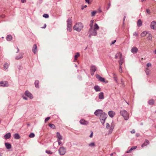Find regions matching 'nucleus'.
<instances>
[{
	"label": "nucleus",
	"instance_id": "f8f14e48",
	"mask_svg": "<svg viewBox=\"0 0 156 156\" xmlns=\"http://www.w3.org/2000/svg\"><path fill=\"white\" fill-rule=\"evenodd\" d=\"M107 115L105 112H102L101 115H100V119H106L107 117Z\"/></svg>",
	"mask_w": 156,
	"mask_h": 156
},
{
	"label": "nucleus",
	"instance_id": "a211bd4d",
	"mask_svg": "<svg viewBox=\"0 0 156 156\" xmlns=\"http://www.w3.org/2000/svg\"><path fill=\"white\" fill-rule=\"evenodd\" d=\"M11 136V134L10 133H7L4 136V137L5 139H7L10 138Z\"/></svg>",
	"mask_w": 156,
	"mask_h": 156
},
{
	"label": "nucleus",
	"instance_id": "6ab92c4d",
	"mask_svg": "<svg viewBox=\"0 0 156 156\" xmlns=\"http://www.w3.org/2000/svg\"><path fill=\"white\" fill-rule=\"evenodd\" d=\"M57 137L58 139V140H62V136L60 135V133L59 132H57L56 133Z\"/></svg>",
	"mask_w": 156,
	"mask_h": 156
},
{
	"label": "nucleus",
	"instance_id": "f3484780",
	"mask_svg": "<svg viewBox=\"0 0 156 156\" xmlns=\"http://www.w3.org/2000/svg\"><path fill=\"white\" fill-rule=\"evenodd\" d=\"M149 143V141L147 140H146L144 143L142 144L141 147H144L147 146Z\"/></svg>",
	"mask_w": 156,
	"mask_h": 156
},
{
	"label": "nucleus",
	"instance_id": "6e6d98bb",
	"mask_svg": "<svg viewBox=\"0 0 156 156\" xmlns=\"http://www.w3.org/2000/svg\"><path fill=\"white\" fill-rule=\"evenodd\" d=\"M121 84L122 85H123L124 84V82L123 81V80L122 79H121Z\"/></svg>",
	"mask_w": 156,
	"mask_h": 156
},
{
	"label": "nucleus",
	"instance_id": "1a4fd4ad",
	"mask_svg": "<svg viewBox=\"0 0 156 156\" xmlns=\"http://www.w3.org/2000/svg\"><path fill=\"white\" fill-rule=\"evenodd\" d=\"M151 28L153 30L156 29V21H153L151 24Z\"/></svg>",
	"mask_w": 156,
	"mask_h": 156
},
{
	"label": "nucleus",
	"instance_id": "473e14b6",
	"mask_svg": "<svg viewBox=\"0 0 156 156\" xmlns=\"http://www.w3.org/2000/svg\"><path fill=\"white\" fill-rule=\"evenodd\" d=\"M49 126L51 128L53 129H55L56 127L55 125L53 124L49 123Z\"/></svg>",
	"mask_w": 156,
	"mask_h": 156
},
{
	"label": "nucleus",
	"instance_id": "39448f33",
	"mask_svg": "<svg viewBox=\"0 0 156 156\" xmlns=\"http://www.w3.org/2000/svg\"><path fill=\"white\" fill-rule=\"evenodd\" d=\"M59 154L61 155H64L66 152V150L64 147H61L58 150Z\"/></svg>",
	"mask_w": 156,
	"mask_h": 156
},
{
	"label": "nucleus",
	"instance_id": "680f3d73",
	"mask_svg": "<svg viewBox=\"0 0 156 156\" xmlns=\"http://www.w3.org/2000/svg\"><path fill=\"white\" fill-rule=\"evenodd\" d=\"M26 0H21V2L22 3H24L26 2Z\"/></svg>",
	"mask_w": 156,
	"mask_h": 156
},
{
	"label": "nucleus",
	"instance_id": "ddd939ff",
	"mask_svg": "<svg viewBox=\"0 0 156 156\" xmlns=\"http://www.w3.org/2000/svg\"><path fill=\"white\" fill-rule=\"evenodd\" d=\"M37 46L36 44H34L32 48V51L34 54H36L37 52Z\"/></svg>",
	"mask_w": 156,
	"mask_h": 156
},
{
	"label": "nucleus",
	"instance_id": "864d4df0",
	"mask_svg": "<svg viewBox=\"0 0 156 156\" xmlns=\"http://www.w3.org/2000/svg\"><path fill=\"white\" fill-rule=\"evenodd\" d=\"M93 23H90V28H93L94 27H93Z\"/></svg>",
	"mask_w": 156,
	"mask_h": 156
},
{
	"label": "nucleus",
	"instance_id": "72a5a7b5",
	"mask_svg": "<svg viewBox=\"0 0 156 156\" xmlns=\"http://www.w3.org/2000/svg\"><path fill=\"white\" fill-rule=\"evenodd\" d=\"M9 66V64L7 63H5L4 65V68L5 69H7Z\"/></svg>",
	"mask_w": 156,
	"mask_h": 156
},
{
	"label": "nucleus",
	"instance_id": "4c0bfd02",
	"mask_svg": "<svg viewBox=\"0 0 156 156\" xmlns=\"http://www.w3.org/2000/svg\"><path fill=\"white\" fill-rule=\"evenodd\" d=\"M97 12L96 11H93L91 12V16H94L95 14L97 13Z\"/></svg>",
	"mask_w": 156,
	"mask_h": 156
},
{
	"label": "nucleus",
	"instance_id": "49530a36",
	"mask_svg": "<svg viewBox=\"0 0 156 156\" xmlns=\"http://www.w3.org/2000/svg\"><path fill=\"white\" fill-rule=\"evenodd\" d=\"M106 127L107 129H108L109 128V127H110V126L109 125V124L108 123H107L106 124Z\"/></svg>",
	"mask_w": 156,
	"mask_h": 156
},
{
	"label": "nucleus",
	"instance_id": "09e8293b",
	"mask_svg": "<svg viewBox=\"0 0 156 156\" xmlns=\"http://www.w3.org/2000/svg\"><path fill=\"white\" fill-rule=\"evenodd\" d=\"M58 144L59 145H62V142L60 141V140H58Z\"/></svg>",
	"mask_w": 156,
	"mask_h": 156
},
{
	"label": "nucleus",
	"instance_id": "cd10ccee",
	"mask_svg": "<svg viewBox=\"0 0 156 156\" xmlns=\"http://www.w3.org/2000/svg\"><path fill=\"white\" fill-rule=\"evenodd\" d=\"M137 26L139 27L141 26L142 25V22L140 20H139L137 23Z\"/></svg>",
	"mask_w": 156,
	"mask_h": 156
},
{
	"label": "nucleus",
	"instance_id": "f257e3e1",
	"mask_svg": "<svg viewBox=\"0 0 156 156\" xmlns=\"http://www.w3.org/2000/svg\"><path fill=\"white\" fill-rule=\"evenodd\" d=\"M99 27L97 24L95 23L94 26V28H90L89 30V37H91V36H95L97 34V30H98Z\"/></svg>",
	"mask_w": 156,
	"mask_h": 156
},
{
	"label": "nucleus",
	"instance_id": "79ce46f5",
	"mask_svg": "<svg viewBox=\"0 0 156 156\" xmlns=\"http://www.w3.org/2000/svg\"><path fill=\"white\" fill-rule=\"evenodd\" d=\"M152 38V36L151 34H149L148 37H147V38L148 40H151V39Z\"/></svg>",
	"mask_w": 156,
	"mask_h": 156
},
{
	"label": "nucleus",
	"instance_id": "412c9836",
	"mask_svg": "<svg viewBox=\"0 0 156 156\" xmlns=\"http://www.w3.org/2000/svg\"><path fill=\"white\" fill-rule=\"evenodd\" d=\"M5 147L7 149H9L11 147V145L10 144L7 143H5Z\"/></svg>",
	"mask_w": 156,
	"mask_h": 156
},
{
	"label": "nucleus",
	"instance_id": "58836bf2",
	"mask_svg": "<svg viewBox=\"0 0 156 156\" xmlns=\"http://www.w3.org/2000/svg\"><path fill=\"white\" fill-rule=\"evenodd\" d=\"M95 144L94 143H91L89 144V146L90 147H94L95 146Z\"/></svg>",
	"mask_w": 156,
	"mask_h": 156
},
{
	"label": "nucleus",
	"instance_id": "a18cd8bd",
	"mask_svg": "<svg viewBox=\"0 0 156 156\" xmlns=\"http://www.w3.org/2000/svg\"><path fill=\"white\" fill-rule=\"evenodd\" d=\"M119 72L120 73H122V66H119Z\"/></svg>",
	"mask_w": 156,
	"mask_h": 156
},
{
	"label": "nucleus",
	"instance_id": "4be33fe9",
	"mask_svg": "<svg viewBox=\"0 0 156 156\" xmlns=\"http://www.w3.org/2000/svg\"><path fill=\"white\" fill-rule=\"evenodd\" d=\"M39 82L38 80H36L34 83L35 87L37 88H39Z\"/></svg>",
	"mask_w": 156,
	"mask_h": 156
},
{
	"label": "nucleus",
	"instance_id": "aec40b11",
	"mask_svg": "<svg viewBox=\"0 0 156 156\" xmlns=\"http://www.w3.org/2000/svg\"><path fill=\"white\" fill-rule=\"evenodd\" d=\"M99 99H103L104 98V94L103 92H101L99 93Z\"/></svg>",
	"mask_w": 156,
	"mask_h": 156
},
{
	"label": "nucleus",
	"instance_id": "2eb2a0df",
	"mask_svg": "<svg viewBox=\"0 0 156 156\" xmlns=\"http://www.w3.org/2000/svg\"><path fill=\"white\" fill-rule=\"evenodd\" d=\"M138 51V49L135 47H133L131 51L133 53H136Z\"/></svg>",
	"mask_w": 156,
	"mask_h": 156
},
{
	"label": "nucleus",
	"instance_id": "e433bc0d",
	"mask_svg": "<svg viewBox=\"0 0 156 156\" xmlns=\"http://www.w3.org/2000/svg\"><path fill=\"white\" fill-rule=\"evenodd\" d=\"M23 58V56L22 54L20 55L19 56H16V59L17 60L19 59L20 58Z\"/></svg>",
	"mask_w": 156,
	"mask_h": 156
},
{
	"label": "nucleus",
	"instance_id": "c85d7f7f",
	"mask_svg": "<svg viewBox=\"0 0 156 156\" xmlns=\"http://www.w3.org/2000/svg\"><path fill=\"white\" fill-rule=\"evenodd\" d=\"M124 60L123 58H120V60L119 61V66H121Z\"/></svg>",
	"mask_w": 156,
	"mask_h": 156
},
{
	"label": "nucleus",
	"instance_id": "338daca9",
	"mask_svg": "<svg viewBox=\"0 0 156 156\" xmlns=\"http://www.w3.org/2000/svg\"><path fill=\"white\" fill-rule=\"evenodd\" d=\"M87 7V5H85L84 6V7H83L82 8V9H84V8H86V7Z\"/></svg>",
	"mask_w": 156,
	"mask_h": 156
},
{
	"label": "nucleus",
	"instance_id": "f03ea898",
	"mask_svg": "<svg viewBox=\"0 0 156 156\" xmlns=\"http://www.w3.org/2000/svg\"><path fill=\"white\" fill-rule=\"evenodd\" d=\"M83 26L81 23H76L73 27V29L77 31L80 32L83 28Z\"/></svg>",
	"mask_w": 156,
	"mask_h": 156
},
{
	"label": "nucleus",
	"instance_id": "052dcab7",
	"mask_svg": "<svg viewBox=\"0 0 156 156\" xmlns=\"http://www.w3.org/2000/svg\"><path fill=\"white\" fill-rule=\"evenodd\" d=\"M116 40H115L113 41H112V42L111 44H114L116 42Z\"/></svg>",
	"mask_w": 156,
	"mask_h": 156
},
{
	"label": "nucleus",
	"instance_id": "13d9d810",
	"mask_svg": "<svg viewBox=\"0 0 156 156\" xmlns=\"http://www.w3.org/2000/svg\"><path fill=\"white\" fill-rule=\"evenodd\" d=\"M5 17V15L4 14H2L0 16V17H2V18H4Z\"/></svg>",
	"mask_w": 156,
	"mask_h": 156
},
{
	"label": "nucleus",
	"instance_id": "b1692460",
	"mask_svg": "<svg viewBox=\"0 0 156 156\" xmlns=\"http://www.w3.org/2000/svg\"><path fill=\"white\" fill-rule=\"evenodd\" d=\"M94 89L96 91H101V88L98 86H95L94 87Z\"/></svg>",
	"mask_w": 156,
	"mask_h": 156
},
{
	"label": "nucleus",
	"instance_id": "bb28decb",
	"mask_svg": "<svg viewBox=\"0 0 156 156\" xmlns=\"http://www.w3.org/2000/svg\"><path fill=\"white\" fill-rule=\"evenodd\" d=\"M12 39V37L11 35H9L6 37V40L8 41H10Z\"/></svg>",
	"mask_w": 156,
	"mask_h": 156
},
{
	"label": "nucleus",
	"instance_id": "5fc2aeb1",
	"mask_svg": "<svg viewBox=\"0 0 156 156\" xmlns=\"http://www.w3.org/2000/svg\"><path fill=\"white\" fill-rule=\"evenodd\" d=\"M146 11L147 13L148 14H150L151 13L150 10L149 9H147L146 10Z\"/></svg>",
	"mask_w": 156,
	"mask_h": 156
},
{
	"label": "nucleus",
	"instance_id": "603ef678",
	"mask_svg": "<svg viewBox=\"0 0 156 156\" xmlns=\"http://www.w3.org/2000/svg\"><path fill=\"white\" fill-rule=\"evenodd\" d=\"M46 152L48 154H51L52 152L50 151H46Z\"/></svg>",
	"mask_w": 156,
	"mask_h": 156
},
{
	"label": "nucleus",
	"instance_id": "37998d69",
	"mask_svg": "<svg viewBox=\"0 0 156 156\" xmlns=\"http://www.w3.org/2000/svg\"><path fill=\"white\" fill-rule=\"evenodd\" d=\"M43 17L45 18H48L49 17V16L48 14H44L43 15Z\"/></svg>",
	"mask_w": 156,
	"mask_h": 156
},
{
	"label": "nucleus",
	"instance_id": "4d7b16f0",
	"mask_svg": "<svg viewBox=\"0 0 156 156\" xmlns=\"http://www.w3.org/2000/svg\"><path fill=\"white\" fill-rule=\"evenodd\" d=\"M93 132L92 131H91V134L90 136V138H91L93 136Z\"/></svg>",
	"mask_w": 156,
	"mask_h": 156
},
{
	"label": "nucleus",
	"instance_id": "4468645a",
	"mask_svg": "<svg viewBox=\"0 0 156 156\" xmlns=\"http://www.w3.org/2000/svg\"><path fill=\"white\" fill-rule=\"evenodd\" d=\"M108 113L109 116L111 118L113 117L115 115V112L112 111H109Z\"/></svg>",
	"mask_w": 156,
	"mask_h": 156
},
{
	"label": "nucleus",
	"instance_id": "c03bdc74",
	"mask_svg": "<svg viewBox=\"0 0 156 156\" xmlns=\"http://www.w3.org/2000/svg\"><path fill=\"white\" fill-rule=\"evenodd\" d=\"M146 66L147 68L149 67H151V64L150 63H148L147 64Z\"/></svg>",
	"mask_w": 156,
	"mask_h": 156
},
{
	"label": "nucleus",
	"instance_id": "423d86ee",
	"mask_svg": "<svg viewBox=\"0 0 156 156\" xmlns=\"http://www.w3.org/2000/svg\"><path fill=\"white\" fill-rule=\"evenodd\" d=\"M9 86V83L7 81H1L0 82V86L7 87Z\"/></svg>",
	"mask_w": 156,
	"mask_h": 156
},
{
	"label": "nucleus",
	"instance_id": "20e7f679",
	"mask_svg": "<svg viewBox=\"0 0 156 156\" xmlns=\"http://www.w3.org/2000/svg\"><path fill=\"white\" fill-rule=\"evenodd\" d=\"M71 19L70 18H69L67 20V30L69 32H70L72 30L71 28Z\"/></svg>",
	"mask_w": 156,
	"mask_h": 156
},
{
	"label": "nucleus",
	"instance_id": "bf43d9fd",
	"mask_svg": "<svg viewBox=\"0 0 156 156\" xmlns=\"http://www.w3.org/2000/svg\"><path fill=\"white\" fill-rule=\"evenodd\" d=\"M131 133H134L135 132V130L134 129H133L131 131Z\"/></svg>",
	"mask_w": 156,
	"mask_h": 156
},
{
	"label": "nucleus",
	"instance_id": "774afa93",
	"mask_svg": "<svg viewBox=\"0 0 156 156\" xmlns=\"http://www.w3.org/2000/svg\"><path fill=\"white\" fill-rule=\"evenodd\" d=\"M94 22V20H91L90 22V23H93Z\"/></svg>",
	"mask_w": 156,
	"mask_h": 156
},
{
	"label": "nucleus",
	"instance_id": "3c124183",
	"mask_svg": "<svg viewBox=\"0 0 156 156\" xmlns=\"http://www.w3.org/2000/svg\"><path fill=\"white\" fill-rule=\"evenodd\" d=\"M100 120H101V123L102 124H104L105 123V119H100Z\"/></svg>",
	"mask_w": 156,
	"mask_h": 156
},
{
	"label": "nucleus",
	"instance_id": "5701e85b",
	"mask_svg": "<svg viewBox=\"0 0 156 156\" xmlns=\"http://www.w3.org/2000/svg\"><path fill=\"white\" fill-rule=\"evenodd\" d=\"M112 74L113 75V78L114 80L115 81V82L118 83L117 75L114 73H113Z\"/></svg>",
	"mask_w": 156,
	"mask_h": 156
},
{
	"label": "nucleus",
	"instance_id": "a19ab883",
	"mask_svg": "<svg viewBox=\"0 0 156 156\" xmlns=\"http://www.w3.org/2000/svg\"><path fill=\"white\" fill-rule=\"evenodd\" d=\"M117 55L118 57H119V58H122V54L121 53L119 52V53H118L117 54Z\"/></svg>",
	"mask_w": 156,
	"mask_h": 156
},
{
	"label": "nucleus",
	"instance_id": "0e129e2a",
	"mask_svg": "<svg viewBox=\"0 0 156 156\" xmlns=\"http://www.w3.org/2000/svg\"><path fill=\"white\" fill-rule=\"evenodd\" d=\"M23 98L25 100H27V98L26 97H23Z\"/></svg>",
	"mask_w": 156,
	"mask_h": 156
},
{
	"label": "nucleus",
	"instance_id": "6e6552de",
	"mask_svg": "<svg viewBox=\"0 0 156 156\" xmlns=\"http://www.w3.org/2000/svg\"><path fill=\"white\" fill-rule=\"evenodd\" d=\"M96 77L101 82H105V83H107L108 82L107 81H106V82H105V79L101 77L98 74L96 75Z\"/></svg>",
	"mask_w": 156,
	"mask_h": 156
},
{
	"label": "nucleus",
	"instance_id": "0eeeda50",
	"mask_svg": "<svg viewBox=\"0 0 156 156\" xmlns=\"http://www.w3.org/2000/svg\"><path fill=\"white\" fill-rule=\"evenodd\" d=\"M103 112V111L101 110H97L94 112V114L97 116H99L101 115Z\"/></svg>",
	"mask_w": 156,
	"mask_h": 156
},
{
	"label": "nucleus",
	"instance_id": "9d476101",
	"mask_svg": "<svg viewBox=\"0 0 156 156\" xmlns=\"http://www.w3.org/2000/svg\"><path fill=\"white\" fill-rule=\"evenodd\" d=\"M25 95L27 97L29 98L30 99H32L33 96L32 94L28 91L27 90L25 92Z\"/></svg>",
	"mask_w": 156,
	"mask_h": 156
},
{
	"label": "nucleus",
	"instance_id": "c756f323",
	"mask_svg": "<svg viewBox=\"0 0 156 156\" xmlns=\"http://www.w3.org/2000/svg\"><path fill=\"white\" fill-rule=\"evenodd\" d=\"M14 138L16 139H19L20 138V137L18 133H16L14 135Z\"/></svg>",
	"mask_w": 156,
	"mask_h": 156
},
{
	"label": "nucleus",
	"instance_id": "dca6fc26",
	"mask_svg": "<svg viewBox=\"0 0 156 156\" xmlns=\"http://www.w3.org/2000/svg\"><path fill=\"white\" fill-rule=\"evenodd\" d=\"M115 126L114 123L112 122L111 125V126H110V129L109 130V133H111L112 132L113 129H114Z\"/></svg>",
	"mask_w": 156,
	"mask_h": 156
},
{
	"label": "nucleus",
	"instance_id": "de8ad7c7",
	"mask_svg": "<svg viewBox=\"0 0 156 156\" xmlns=\"http://www.w3.org/2000/svg\"><path fill=\"white\" fill-rule=\"evenodd\" d=\"M133 35L136 37H137L138 36V34L137 33L135 32L133 33Z\"/></svg>",
	"mask_w": 156,
	"mask_h": 156
},
{
	"label": "nucleus",
	"instance_id": "9b49d317",
	"mask_svg": "<svg viewBox=\"0 0 156 156\" xmlns=\"http://www.w3.org/2000/svg\"><path fill=\"white\" fill-rule=\"evenodd\" d=\"M80 123L82 125H87L89 123L88 121L83 119H81L80 121Z\"/></svg>",
	"mask_w": 156,
	"mask_h": 156
},
{
	"label": "nucleus",
	"instance_id": "f704fd0d",
	"mask_svg": "<svg viewBox=\"0 0 156 156\" xmlns=\"http://www.w3.org/2000/svg\"><path fill=\"white\" fill-rule=\"evenodd\" d=\"M147 32L146 31H144L141 34L142 37H144L147 34Z\"/></svg>",
	"mask_w": 156,
	"mask_h": 156
},
{
	"label": "nucleus",
	"instance_id": "e2e57ef3",
	"mask_svg": "<svg viewBox=\"0 0 156 156\" xmlns=\"http://www.w3.org/2000/svg\"><path fill=\"white\" fill-rule=\"evenodd\" d=\"M86 2L88 3V4L90 3L89 0H85Z\"/></svg>",
	"mask_w": 156,
	"mask_h": 156
},
{
	"label": "nucleus",
	"instance_id": "2f4dec72",
	"mask_svg": "<svg viewBox=\"0 0 156 156\" xmlns=\"http://www.w3.org/2000/svg\"><path fill=\"white\" fill-rule=\"evenodd\" d=\"M145 71L146 73V74L147 75H148L149 74V73L150 72V70L148 68H146L145 69Z\"/></svg>",
	"mask_w": 156,
	"mask_h": 156
},
{
	"label": "nucleus",
	"instance_id": "393cba45",
	"mask_svg": "<svg viewBox=\"0 0 156 156\" xmlns=\"http://www.w3.org/2000/svg\"><path fill=\"white\" fill-rule=\"evenodd\" d=\"M136 148H137L136 146L132 147H131V148L128 151H127L126 153H130L132 151L136 149Z\"/></svg>",
	"mask_w": 156,
	"mask_h": 156
},
{
	"label": "nucleus",
	"instance_id": "8fccbe9b",
	"mask_svg": "<svg viewBox=\"0 0 156 156\" xmlns=\"http://www.w3.org/2000/svg\"><path fill=\"white\" fill-rule=\"evenodd\" d=\"M50 117H48L47 118L45 119V122H46L47 121H48L50 119Z\"/></svg>",
	"mask_w": 156,
	"mask_h": 156
},
{
	"label": "nucleus",
	"instance_id": "7c9ffc66",
	"mask_svg": "<svg viewBox=\"0 0 156 156\" xmlns=\"http://www.w3.org/2000/svg\"><path fill=\"white\" fill-rule=\"evenodd\" d=\"M148 103L150 105H153L154 104V101L153 99L150 100L149 101Z\"/></svg>",
	"mask_w": 156,
	"mask_h": 156
},
{
	"label": "nucleus",
	"instance_id": "c9c22d12",
	"mask_svg": "<svg viewBox=\"0 0 156 156\" xmlns=\"http://www.w3.org/2000/svg\"><path fill=\"white\" fill-rule=\"evenodd\" d=\"M80 55V54L78 52L74 56V60H76L77 59V58H78V57H79Z\"/></svg>",
	"mask_w": 156,
	"mask_h": 156
},
{
	"label": "nucleus",
	"instance_id": "69168bd1",
	"mask_svg": "<svg viewBox=\"0 0 156 156\" xmlns=\"http://www.w3.org/2000/svg\"><path fill=\"white\" fill-rule=\"evenodd\" d=\"M118 56L117 55V54L115 55V58H118Z\"/></svg>",
	"mask_w": 156,
	"mask_h": 156
},
{
	"label": "nucleus",
	"instance_id": "7ed1b4c3",
	"mask_svg": "<svg viewBox=\"0 0 156 156\" xmlns=\"http://www.w3.org/2000/svg\"><path fill=\"white\" fill-rule=\"evenodd\" d=\"M120 114L123 116L125 119L127 120L129 119V114L125 110H122L120 111Z\"/></svg>",
	"mask_w": 156,
	"mask_h": 156
},
{
	"label": "nucleus",
	"instance_id": "ea45409f",
	"mask_svg": "<svg viewBox=\"0 0 156 156\" xmlns=\"http://www.w3.org/2000/svg\"><path fill=\"white\" fill-rule=\"evenodd\" d=\"M35 136L34 134L33 133H31L29 135V137L30 138H33Z\"/></svg>",
	"mask_w": 156,
	"mask_h": 156
},
{
	"label": "nucleus",
	"instance_id": "a878e982",
	"mask_svg": "<svg viewBox=\"0 0 156 156\" xmlns=\"http://www.w3.org/2000/svg\"><path fill=\"white\" fill-rule=\"evenodd\" d=\"M90 70L91 71H92L93 72H94L96 70V67L94 66H91Z\"/></svg>",
	"mask_w": 156,
	"mask_h": 156
}]
</instances>
